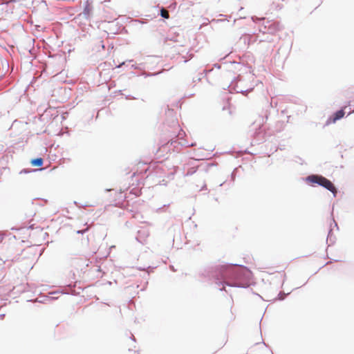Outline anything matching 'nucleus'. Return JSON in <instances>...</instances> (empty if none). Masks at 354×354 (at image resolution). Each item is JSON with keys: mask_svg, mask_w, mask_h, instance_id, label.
<instances>
[{"mask_svg": "<svg viewBox=\"0 0 354 354\" xmlns=\"http://www.w3.org/2000/svg\"><path fill=\"white\" fill-rule=\"evenodd\" d=\"M306 180L311 183H317L322 185L333 193L336 192V189L333 184L325 177L317 175H311L308 176Z\"/></svg>", "mask_w": 354, "mask_h": 354, "instance_id": "1", "label": "nucleus"}, {"mask_svg": "<svg viewBox=\"0 0 354 354\" xmlns=\"http://www.w3.org/2000/svg\"><path fill=\"white\" fill-rule=\"evenodd\" d=\"M345 113L343 109H341L336 113H334V115L331 117H330L328 120L326 121V124L329 125L332 123H335L337 120L342 118L344 115Z\"/></svg>", "mask_w": 354, "mask_h": 354, "instance_id": "2", "label": "nucleus"}, {"mask_svg": "<svg viewBox=\"0 0 354 354\" xmlns=\"http://www.w3.org/2000/svg\"><path fill=\"white\" fill-rule=\"evenodd\" d=\"M43 159L41 158H35L31 160L32 166L41 167L43 165Z\"/></svg>", "mask_w": 354, "mask_h": 354, "instance_id": "3", "label": "nucleus"}, {"mask_svg": "<svg viewBox=\"0 0 354 354\" xmlns=\"http://www.w3.org/2000/svg\"><path fill=\"white\" fill-rule=\"evenodd\" d=\"M91 11H92V7L91 6V5L89 3H87V4L86 5V6L84 9V12H83L84 16L89 17L91 13Z\"/></svg>", "mask_w": 354, "mask_h": 354, "instance_id": "4", "label": "nucleus"}, {"mask_svg": "<svg viewBox=\"0 0 354 354\" xmlns=\"http://www.w3.org/2000/svg\"><path fill=\"white\" fill-rule=\"evenodd\" d=\"M160 15L163 17V18H165V19H169V12L165 9V8H162L160 10Z\"/></svg>", "mask_w": 354, "mask_h": 354, "instance_id": "5", "label": "nucleus"}]
</instances>
